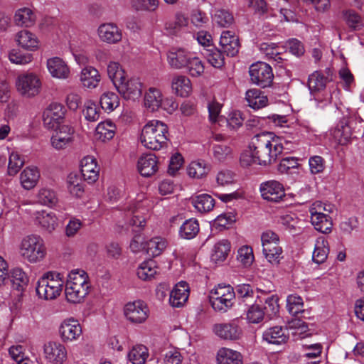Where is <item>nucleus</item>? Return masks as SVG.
Here are the masks:
<instances>
[{"label":"nucleus","instance_id":"1","mask_svg":"<svg viewBox=\"0 0 364 364\" xmlns=\"http://www.w3.org/2000/svg\"><path fill=\"white\" fill-rule=\"evenodd\" d=\"M282 141L272 132H262L254 136L248 149L240 156L241 165L249 166L256 164L265 166L275 162L283 151Z\"/></svg>","mask_w":364,"mask_h":364},{"label":"nucleus","instance_id":"2","mask_svg":"<svg viewBox=\"0 0 364 364\" xmlns=\"http://www.w3.org/2000/svg\"><path fill=\"white\" fill-rule=\"evenodd\" d=\"M64 284L65 299L73 304L83 302L91 287L89 276L82 269L70 270Z\"/></svg>","mask_w":364,"mask_h":364},{"label":"nucleus","instance_id":"3","mask_svg":"<svg viewBox=\"0 0 364 364\" xmlns=\"http://www.w3.org/2000/svg\"><path fill=\"white\" fill-rule=\"evenodd\" d=\"M168 129L161 121L153 119L145 124L140 134V141L146 149L158 151L166 147Z\"/></svg>","mask_w":364,"mask_h":364},{"label":"nucleus","instance_id":"4","mask_svg":"<svg viewBox=\"0 0 364 364\" xmlns=\"http://www.w3.org/2000/svg\"><path fill=\"white\" fill-rule=\"evenodd\" d=\"M18 253L23 260L31 264H36L46 258L47 249L40 235L30 234L21 239L18 245Z\"/></svg>","mask_w":364,"mask_h":364},{"label":"nucleus","instance_id":"5","mask_svg":"<svg viewBox=\"0 0 364 364\" xmlns=\"http://www.w3.org/2000/svg\"><path fill=\"white\" fill-rule=\"evenodd\" d=\"M64 283L61 273L48 271L38 279L36 287V294L41 299L54 300L60 295Z\"/></svg>","mask_w":364,"mask_h":364},{"label":"nucleus","instance_id":"6","mask_svg":"<svg viewBox=\"0 0 364 364\" xmlns=\"http://www.w3.org/2000/svg\"><path fill=\"white\" fill-rule=\"evenodd\" d=\"M15 87L20 96L26 99H31L40 94L42 82L36 73L24 72L16 77Z\"/></svg>","mask_w":364,"mask_h":364},{"label":"nucleus","instance_id":"7","mask_svg":"<svg viewBox=\"0 0 364 364\" xmlns=\"http://www.w3.org/2000/svg\"><path fill=\"white\" fill-rule=\"evenodd\" d=\"M235 297V293L230 285L220 284L210 291L209 299L215 311L226 312L232 307Z\"/></svg>","mask_w":364,"mask_h":364},{"label":"nucleus","instance_id":"8","mask_svg":"<svg viewBox=\"0 0 364 364\" xmlns=\"http://www.w3.org/2000/svg\"><path fill=\"white\" fill-rule=\"evenodd\" d=\"M261 242L265 259L272 265H278L283 258L279 235L271 230H267L262 234Z\"/></svg>","mask_w":364,"mask_h":364},{"label":"nucleus","instance_id":"9","mask_svg":"<svg viewBox=\"0 0 364 364\" xmlns=\"http://www.w3.org/2000/svg\"><path fill=\"white\" fill-rule=\"evenodd\" d=\"M144 195L138 196L136 201L132 202L124 208V220L130 226L143 229L146 225L147 201H144Z\"/></svg>","mask_w":364,"mask_h":364},{"label":"nucleus","instance_id":"10","mask_svg":"<svg viewBox=\"0 0 364 364\" xmlns=\"http://www.w3.org/2000/svg\"><path fill=\"white\" fill-rule=\"evenodd\" d=\"M53 132L50 137L51 146L61 151L70 146L75 141V129L68 124H58L52 128Z\"/></svg>","mask_w":364,"mask_h":364},{"label":"nucleus","instance_id":"11","mask_svg":"<svg viewBox=\"0 0 364 364\" xmlns=\"http://www.w3.org/2000/svg\"><path fill=\"white\" fill-rule=\"evenodd\" d=\"M249 73L252 82L263 88L270 86L274 79L271 66L264 62L253 63Z\"/></svg>","mask_w":364,"mask_h":364},{"label":"nucleus","instance_id":"12","mask_svg":"<svg viewBox=\"0 0 364 364\" xmlns=\"http://www.w3.org/2000/svg\"><path fill=\"white\" fill-rule=\"evenodd\" d=\"M114 87L125 100H136L141 96L143 83L138 77L127 75Z\"/></svg>","mask_w":364,"mask_h":364},{"label":"nucleus","instance_id":"13","mask_svg":"<svg viewBox=\"0 0 364 364\" xmlns=\"http://www.w3.org/2000/svg\"><path fill=\"white\" fill-rule=\"evenodd\" d=\"M126 318L132 323H142L146 321L149 315L147 304L141 300L128 302L124 308Z\"/></svg>","mask_w":364,"mask_h":364},{"label":"nucleus","instance_id":"14","mask_svg":"<svg viewBox=\"0 0 364 364\" xmlns=\"http://www.w3.org/2000/svg\"><path fill=\"white\" fill-rule=\"evenodd\" d=\"M45 360L52 364H63L67 359V349L58 341H48L43 346Z\"/></svg>","mask_w":364,"mask_h":364},{"label":"nucleus","instance_id":"15","mask_svg":"<svg viewBox=\"0 0 364 364\" xmlns=\"http://www.w3.org/2000/svg\"><path fill=\"white\" fill-rule=\"evenodd\" d=\"M99 40L109 45L118 44L122 40V30L114 23H101L97 29Z\"/></svg>","mask_w":364,"mask_h":364},{"label":"nucleus","instance_id":"16","mask_svg":"<svg viewBox=\"0 0 364 364\" xmlns=\"http://www.w3.org/2000/svg\"><path fill=\"white\" fill-rule=\"evenodd\" d=\"M213 331L220 338L228 341H237L242 336V330L235 320L214 324Z\"/></svg>","mask_w":364,"mask_h":364},{"label":"nucleus","instance_id":"17","mask_svg":"<svg viewBox=\"0 0 364 364\" xmlns=\"http://www.w3.org/2000/svg\"><path fill=\"white\" fill-rule=\"evenodd\" d=\"M65 114V107L59 103H51L43 112V122L47 129L55 128L58 124H63L61 121Z\"/></svg>","mask_w":364,"mask_h":364},{"label":"nucleus","instance_id":"18","mask_svg":"<svg viewBox=\"0 0 364 364\" xmlns=\"http://www.w3.org/2000/svg\"><path fill=\"white\" fill-rule=\"evenodd\" d=\"M259 191L263 199L272 202H278L285 196L283 185L274 180L262 183Z\"/></svg>","mask_w":364,"mask_h":364},{"label":"nucleus","instance_id":"19","mask_svg":"<svg viewBox=\"0 0 364 364\" xmlns=\"http://www.w3.org/2000/svg\"><path fill=\"white\" fill-rule=\"evenodd\" d=\"M59 333L63 342H73L82 335V328L78 321L73 318H67L61 323Z\"/></svg>","mask_w":364,"mask_h":364},{"label":"nucleus","instance_id":"20","mask_svg":"<svg viewBox=\"0 0 364 364\" xmlns=\"http://www.w3.org/2000/svg\"><path fill=\"white\" fill-rule=\"evenodd\" d=\"M80 171L84 180L92 184L98 180L100 168L94 156H86L80 161Z\"/></svg>","mask_w":364,"mask_h":364},{"label":"nucleus","instance_id":"21","mask_svg":"<svg viewBox=\"0 0 364 364\" xmlns=\"http://www.w3.org/2000/svg\"><path fill=\"white\" fill-rule=\"evenodd\" d=\"M79 80L82 87L94 90L98 87L101 75L97 68L92 65H86L80 72Z\"/></svg>","mask_w":364,"mask_h":364},{"label":"nucleus","instance_id":"22","mask_svg":"<svg viewBox=\"0 0 364 364\" xmlns=\"http://www.w3.org/2000/svg\"><path fill=\"white\" fill-rule=\"evenodd\" d=\"M34 223L42 230L52 232L58 225V220L56 215L46 210L36 211L33 214Z\"/></svg>","mask_w":364,"mask_h":364},{"label":"nucleus","instance_id":"23","mask_svg":"<svg viewBox=\"0 0 364 364\" xmlns=\"http://www.w3.org/2000/svg\"><path fill=\"white\" fill-rule=\"evenodd\" d=\"M193 53L181 48H172L167 53V61L173 69L184 68Z\"/></svg>","mask_w":364,"mask_h":364},{"label":"nucleus","instance_id":"24","mask_svg":"<svg viewBox=\"0 0 364 364\" xmlns=\"http://www.w3.org/2000/svg\"><path fill=\"white\" fill-rule=\"evenodd\" d=\"M36 18V14L32 8L23 6L14 11L13 21L18 27L29 28L35 24Z\"/></svg>","mask_w":364,"mask_h":364},{"label":"nucleus","instance_id":"25","mask_svg":"<svg viewBox=\"0 0 364 364\" xmlns=\"http://www.w3.org/2000/svg\"><path fill=\"white\" fill-rule=\"evenodd\" d=\"M220 45L228 56H235L239 51V38L230 31H225L221 33Z\"/></svg>","mask_w":364,"mask_h":364},{"label":"nucleus","instance_id":"26","mask_svg":"<svg viewBox=\"0 0 364 364\" xmlns=\"http://www.w3.org/2000/svg\"><path fill=\"white\" fill-rule=\"evenodd\" d=\"M15 41L17 45L25 50L35 51L39 48L38 37L28 30H21L16 33Z\"/></svg>","mask_w":364,"mask_h":364},{"label":"nucleus","instance_id":"27","mask_svg":"<svg viewBox=\"0 0 364 364\" xmlns=\"http://www.w3.org/2000/svg\"><path fill=\"white\" fill-rule=\"evenodd\" d=\"M331 71L326 69L325 74L320 71H315L309 76L308 86L311 93L323 90L328 82L331 80Z\"/></svg>","mask_w":364,"mask_h":364},{"label":"nucleus","instance_id":"28","mask_svg":"<svg viewBox=\"0 0 364 364\" xmlns=\"http://www.w3.org/2000/svg\"><path fill=\"white\" fill-rule=\"evenodd\" d=\"M189 287L187 282L181 281L176 284L170 293L169 302L173 307H181L187 301Z\"/></svg>","mask_w":364,"mask_h":364},{"label":"nucleus","instance_id":"29","mask_svg":"<svg viewBox=\"0 0 364 364\" xmlns=\"http://www.w3.org/2000/svg\"><path fill=\"white\" fill-rule=\"evenodd\" d=\"M287 339V329L279 326L268 328L262 333V340L269 344L280 345Z\"/></svg>","mask_w":364,"mask_h":364},{"label":"nucleus","instance_id":"30","mask_svg":"<svg viewBox=\"0 0 364 364\" xmlns=\"http://www.w3.org/2000/svg\"><path fill=\"white\" fill-rule=\"evenodd\" d=\"M47 68L52 77L58 79H66L70 75V68L67 63L58 57L47 60Z\"/></svg>","mask_w":364,"mask_h":364},{"label":"nucleus","instance_id":"31","mask_svg":"<svg viewBox=\"0 0 364 364\" xmlns=\"http://www.w3.org/2000/svg\"><path fill=\"white\" fill-rule=\"evenodd\" d=\"M140 174L145 177L154 175L158 171V161L155 155L147 154L141 156L137 164Z\"/></svg>","mask_w":364,"mask_h":364},{"label":"nucleus","instance_id":"32","mask_svg":"<svg viewBox=\"0 0 364 364\" xmlns=\"http://www.w3.org/2000/svg\"><path fill=\"white\" fill-rule=\"evenodd\" d=\"M164 95L160 89L150 87L144 94V104L146 109L151 112L157 111L161 106Z\"/></svg>","mask_w":364,"mask_h":364},{"label":"nucleus","instance_id":"33","mask_svg":"<svg viewBox=\"0 0 364 364\" xmlns=\"http://www.w3.org/2000/svg\"><path fill=\"white\" fill-rule=\"evenodd\" d=\"M218 364H243V358L237 350L228 348H220L216 355Z\"/></svg>","mask_w":364,"mask_h":364},{"label":"nucleus","instance_id":"34","mask_svg":"<svg viewBox=\"0 0 364 364\" xmlns=\"http://www.w3.org/2000/svg\"><path fill=\"white\" fill-rule=\"evenodd\" d=\"M41 174L38 168L28 166L25 168L20 174V183L26 190L33 188L38 183Z\"/></svg>","mask_w":364,"mask_h":364},{"label":"nucleus","instance_id":"35","mask_svg":"<svg viewBox=\"0 0 364 364\" xmlns=\"http://www.w3.org/2000/svg\"><path fill=\"white\" fill-rule=\"evenodd\" d=\"M245 100L248 106L254 109L263 108L268 105L267 95L257 88L250 89L246 92Z\"/></svg>","mask_w":364,"mask_h":364},{"label":"nucleus","instance_id":"36","mask_svg":"<svg viewBox=\"0 0 364 364\" xmlns=\"http://www.w3.org/2000/svg\"><path fill=\"white\" fill-rule=\"evenodd\" d=\"M172 91L181 97H188L192 92L191 80L184 75H176L171 80Z\"/></svg>","mask_w":364,"mask_h":364},{"label":"nucleus","instance_id":"37","mask_svg":"<svg viewBox=\"0 0 364 364\" xmlns=\"http://www.w3.org/2000/svg\"><path fill=\"white\" fill-rule=\"evenodd\" d=\"M311 223L317 231L324 234L331 232L333 223L328 213L314 211V215H311Z\"/></svg>","mask_w":364,"mask_h":364},{"label":"nucleus","instance_id":"38","mask_svg":"<svg viewBox=\"0 0 364 364\" xmlns=\"http://www.w3.org/2000/svg\"><path fill=\"white\" fill-rule=\"evenodd\" d=\"M329 252L328 242L323 237H319L316 240L312 259L316 264L326 261Z\"/></svg>","mask_w":364,"mask_h":364},{"label":"nucleus","instance_id":"39","mask_svg":"<svg viewBox=\"0 0 364 364\" xmlns=\"http://www.w3.org/2000/svg\"><path fill=\"white\" fill-rule=\"evenodd\" d=\"M191 200L196 210L200 213L208 212L211 210L215 205L214 199L206 193L193 196Z\"/></svg>","mask_w":364,"mask_h":364},{"label":"nucleus","instance_id":"40","mask_svg":"<svg viewBox=\"0 0 364 364\" xmlns=\"http://www.w3.org/2000/svg\"><path fill=\"white\" fill-rule=\"evenodd\" d=\"M38 203L53 208L55 206L58 202V198L55 191L51 188L44 187L38 190L36 194Z\"/></svg>","mask_w":364,"mask_h":364},{"label":"nucleus","instance_id":"41","mask_svg":"<svg viewBox=\"0 0 364 364\" xmlns=\"http://www.w3.org/2000/svg\"><path fill=\"white\" fill-rule=\"evenodd\" d=\"M107 73L109 79L112 81L114 87L127 76V73L121 64L114 60L108 63Z\"/></svg>","mask_w":364,"mask_h":364},{"label":"nucleus","instance_id":"42","mask_svg":"<svg viewBox=\"0 0 364 364\" xmlns=\"http://www.w3.org/2000/svg\"><path fill=\"white\" fill-rule=\"evenodd\" d=\"M67 188L70 195L80 198L84 194V185L80 177L74 173L68 175L67 178Z\"/></svg>","mask_w":364,"mask_h":364},{"label":"nucleus","instance_id":"43","mask_svg":"<svg viewBox=\"0 0 364 364\" xmlns=\"http://www.w3.org/2000/svg\"><path fill=\"white\" fill-rule=\"evenodd\" d=\"M210 171V165L204 161H193L187 168L188 175L197 179L205 177Z\"/></svg>","mask_w":364,"mask_h":364},{"label":"nucleus","instance_id":"44","mask_svg":"<svg viewBox=\"0 0 364 364\" xmlns=\"http://www.w3.org/2000/svg\"><path fill=\"white\" fill-rule=\"evenodd\" d=\"M149 356L148 349L143 345H136L128 352L127 358L129 363L144 364Z\"/></svg>","mask_w":364,"mask_h":364},{"label":"nucleus","instance_id":"45","mask_svg":"<svg viewBox=\"0 0 364 364\" xmlns=\"http://www.w3.org/2000/svg\"><path fill=\"white\" fill-rule=\"evenodd\" d=\"M156 263L153 259H149L141 262L137 268L138 277L144 281L153 279L157 273Z\"/></svg>","mask_w":364,"mask_h":364},{"label":"nucleus","instance_id":"46","mask_svg":"<svg viewBox=\"0 0 364 364\" xmlns=\"http://www.w3.org/2000/svg\"><path fill=\"white\" fill-rule=\"evenodd\" d=\"M115 131V124L111 121L102 122L96 127V136L102 141H107L114 136Z\"/></svg>","mask_w":364,"mask_h":364},{"label":"nucleus","instance_id":"47","mask_svg":"<svg viewBox=\"0 0 364 364\" xmlns=\"http://www.w3.org/2000/svg\"><path fill=\"white\" fill-rule=\"evenodd\" d=\"M10 280L14 289L22 291L28 283V277L26 273L19 267L14 268L10 273Z\"/></svg>","mask_w":364,"mask_h":364},{"label":"nucleus","instance_id":"48","mask_svg":"<svg viewBox=\"0 0 364 364\" xmlns=\"http://www.w3.org/2000/svg\"><path fill=\"white\" fill-rule=\"evenodd\" d=\"M100 103L102 109L109 113L119 106V97L116 93L107 91L101 95Z\"/></svg>","mask_w":364,"mask_h":364},{"label":"nucleus","instance_id":"49","mask_svg":"<svg viewBox=\"0 0 364 364\" xmlns=\"http://www.w3.org/2000/svg\"><path fill=\"white\" fill-rule=\"evenodd\" d=\"M199 229L198 220L191 218L182 224L179 230V235L183 239H193L198 235Z\"/></svg>","mask_w":364,"mask_h":364},{"label":"nucleus","instance_id":"50","mask_svg":"<svg viewBox=\"0 0 364 364\" xmlns=\"http://www.w3.org/2000/svg\"><path fill=\"white\" fill-rule=\"evenodd\" d=\"M332 135L339 144L345 145L350 141L352 132L347 123L341 122L333 131Z\"/></svg>","mask_w":364,"mask_h":364},{"label":"nucleus","instance_id":"51","mask_svg":"<svg viewBox=\"0 0 364 364\" xmlns=\"http://www.w3.org/2000/svg\"><path fill=\"white\" fill-rule=\"evenodd\" d=\"M167 242L161 237H154L146 242V252L153 256L160 255L166 248Z\"/></svg>","mask_w":364,"mask_h":364},{"label":"nucleus","instance_id":"52","mask_svg":"<svg viewBox=\"0 0 364 364\" xmlns=\"http://www.w3.org/2000/svg\"><path fill=\"white\" fill-rule=\"evenodd\" d=\"M201 53L212 66L221 68L224 65V57L216 48L212 46L203 48Z\"/></svg>","mask_w":364,"mask_h":364},{"label":"nucleus","instance_id":"53","mask_svg":"<svg viewBox=\"0 0 364 364\" xmlns=\"http://www.w3.org/2000/svg\"><path fill=\"white\" fill-rule=\"evenodd\" d=\"M230 250V244L226 240H222L216 242L213 247L211 259L215 262L224 261Z\"/></svg>","mask_w":364,"mask_h":364},{"label":"nucleus","instance_id":"54","mask_svg":"<svg viewBox=\"0 0 364 364\" xmlns=\"http://www.w3.org/2000/svg\"><path fill=\"white\" fill-rule=\"evenodd\" d=\"M8 58L11 63L20 65H27L33 59L32 54L23 53L15 48L9 52Z\"/></svg>","mask_w":364,"mask_h":364},{"label":"nucleus","instance_id":"55","mask_svg":"<svg viewBox=\"0 0 364 364\" xmlns=\"http://www.w3.org/2000/svg\"><path fill=\"white\" fill-rule=\"evenodd\" d=\"M343 18L348 26L353 31L360 30L363 27L361 16L353 10L343 11Z\"/></svg>","mask_w":364,"mask_h":364},{"label":"nucleus","instance_id":"56","mask_svg":"<svg viewBox=\"0 0 364 364\" xmlns=\"http://www.w3.org/2000/svg\"><path fill=\"white\" fill-rule=\"evenodd\" d=\"M304 302L302 298L296 294H290L287 298V309L289 314L296 316L304 311Z\"/></svg>","mask_w":364,"mask_h":364},{"label":"nucleus","instance_id":"57","mask_svg":"<svg viewBox=\"0 0 364 364\" xmlns=\"http://www.w3.org/2000/svg\"><path fill=\"white\" fill-rule=\"evenodd\" d=\"M237 260L244 267H250L255 261L252 248L249 245H242L237 250Z\"/></svg>","mask_w":364,"mask_h":364},{"label":"nucleus","instance_id":"58","mask_svg":"<svg viewBox=\"0 0 364 364\" xmlns=\"http://www.w3.org/2000/svg\"><path fill=\"white\" fill-rule=\"evenodd\" d=\"M213 21L221 27H228L233 23L234 18L228 11L217 9L213 16Z\"/></svg>","mask_w":364,"mask_h":364},{"label":"nucleus","instance_id":"59","mask_svg":"<svg viewBox=\"0 0 364 364\" xmlns=\"http://www.w3.org/2000/svg\"><path fill=\"white\" fill-rule=\"evenodd\" d=\"M185 68L192 77L200 76L204 73V65L202 61L194 54H192Z\"/></svg>","mask_w":364,"mask_h":364},{"label":"nucleus","instance_id":"60","mask_svg":"<svg viewBox=\"0 0 364 364\" xmlns=\"http://www.w3.org/2000/svg\"><path fill=\"white\" fill-rule=\"evenodd\" d=\"M84 107L83 114L87 121L96 122L99 119L100 111L95 102L88 100Z\"/></svg>","mask_w":364,"mask_h":364},{"label":"nucleus","instance_id":"61","mask_svg":"<svg viewBox=\"0 0 364 364\" xmlns=\"http://www.w3.org/2000/svg\"><path fill=\"white\" fill-rule=\"evenodd\" d=\"M82 46H79L75 38L70 42V48L73 52L75 62L79 65H85L89 63L88 56L81 50Z\"/></svg>","mask_w":364,"mask_h":364},{"label":"nucleus","instance_id":"62","mask_svg":"<svg viewBox=\"0 0 364 364\" xmlns=\"http://www.w3.org/2000/svg\"><path fill=\"white\" fill-rule=\"evenodd\" d=\"M24 161L16 151L10 154L8 165V173L11 176L16 174L23 166Z\"/></svg>","mask_w":364,"mask_h":364},{"label":"nucleus","instance_id":"63","mask_svg":"<svg viewBox=\"0 0 364 364\" xmlns=\"http://www.w3.org/2000/svg\"><path fill=\"white\" fill-rule=\"evenodd\" d=\"M264 311L258 305H252L247 311V320L249 323H258L264 319Z\"/></svg>","mask_w":364,"mask_h":364},{"label":"nucleus","instance_id":"64","mask_svg":"<svg viewBox=\"0 0 364 364\" xmlns=\"http://www.w3.org/2000/svg\"><path fill=\"white\" fill-rule=\"evenodd\" d=\"M260 50L267 56L268 58L272 59L276 62L280 63L282 60L277 50L275 43H263L260 45Z\"/></svg>","mask_w":364,"mask_h":364}]
</instances>
